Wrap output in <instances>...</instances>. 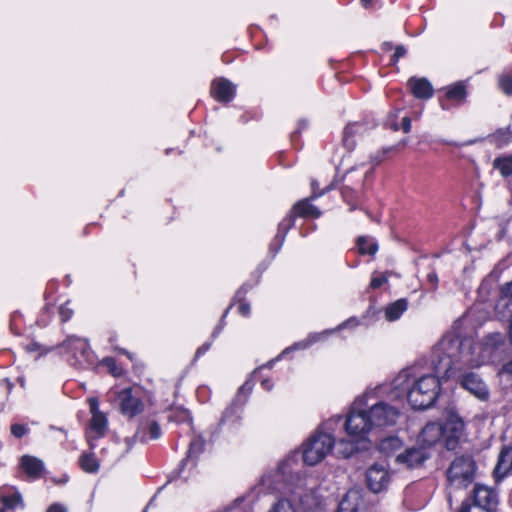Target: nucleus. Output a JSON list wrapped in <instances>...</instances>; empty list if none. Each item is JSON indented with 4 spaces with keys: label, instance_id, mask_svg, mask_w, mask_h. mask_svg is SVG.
Instances as JSON below:
<instances>
[{
    "label": "nucleus",
    "instance_id": "nucleus-1",
    "mask_svg": "<svg viewBox=\"0 0 512 512\" xmlns=\"http://www.w3.org/2000/svg\"><path fill=\"white\" fill-rule=\"evenodd\" d=\"M391 383H383L367 389L355 398L345 418L347 437L355 443L366 439L367 435L378 428L393 426L400 417L403 407L390 389Z\"/></svg>",
    "mask_w": 512,
    "mask_h": 512
},
{
    "label": "nucleus",
    "instance_id": "nucleus-2",
    "mask_svg": "<svg viewBox=\"0 0 512 512\" xmlns=\"http://www.w3.org/2000/svg\"><path fill=\"white\" fill-rule=\"evenodd\" d=\"M503 343L504 337L500 333L489 334L478 342L469 338L460 339L454 333L446 334L434 348V369L450 379L458 372L479 368L493 361Z\"/></svg>",
    "mask_w": 512,
    "mask_h": 512
},
{
    "label": "nucleus",
    "instance_id": "nucleus-3",
    "mask_svg": "<svg viewBox=\"0 0 512 512\" xmlns=\"http://www.w3.org/2000/svg\"><path fill=\"white\" fill-rule=\"evenodd\" d=\"M299 452L293 451L282 459L275 471L265 474L260 485L272 492H279L283 496L272 503L267 512H296L293 501L307 512H311L320 505L313 479L296 471L299 464Z\"/></svg>",
    "mask_w": 512,
    "mask_h": 512
},
{
    "label": "nucleus",
    "instance_id": "nucleus-4",
    "mask_svg": "<svg viewBox=\"0 0 512 512\" xmlns=\"http://www.w3.org/2000/svg\"><path fill=\"white\" fill-rule=\"evenodd\" d=\"M440 373H425L418 366L401 370L390 382L393 393L403 404L407 401L414 409L430 407L440 391Z\"/></svg>",
    "mask_w": 512,
    "mask_h": 512
},
{
    "label": "nucleus",
    "instance_id": "nucleus-5",
    "mask_svg": "<svg viewBox=\"0 0 512 512\" xmlns=\"http://www.w3.org/2000/svg\"><path fill=\"white\" fill-rule=\"evenodd\" d=\"M335 446L338 453L344 458L350 457L357 450L356 443L352 438H330L315 430L301 445L303 463L307 466L321 463L332 453Z\"/></svg>",
    "mask_w": 512,
    "mask_h": 512
},
{
    "label": "nucleus",
    "instance_id": "nucleus-6",
    "mask_svg": "<svg viewBox=\"0 0 512 512\" xmlns=\"http://www.w3.org/2000/svg\"><path fill=\"white\" fill-rule=\"evenodd\" d=\"M475 463L471 457H458L447 471V480L450 488L461 489L467 487L474 479Z\"/></svg>",
    "mask_w": 512,
    "mask_h": 512
},
{
    "label": "nucleus",
    "instance_id": "nucleus-7",
    "mask_svg": "<svg viewBox=\"0 0 512 512\" xmlns=\"http://www.w3.org/2000/svg\"><path fill=\"white\" fill-rule=\"evenodd\" d=\"M116 399L120 412L129 418H133L144 411L145 403L142 393L137 388H124L116 393Z\"/></svg>",
    "mask_w": 512,
    "mask_h": 512
},
{
    "label": "nucleus",
    "instance_id": "nucleus-8",
    "mask_svg": "<svg viewBox=\"0 0 512 512\" xmlns=\"http://www.w3.org/2000/svg\"><path fill=\"white\" fill-rule=\"evenodd\" d=\"M449 429L453 431L454 437H458L463 429V424L460 421H451L443 427L439 423H429L422 429L419 441L423 445L432 446L436 444Z\"/></svg>",
    "mask_w": 512,
    "mask_h": 512
},
{
    "label": "nucleus",
    "instance_id": "nucleus-9",
    "mask_svg": "<svg viewBox=\"0 0 512 512\" xmlns=\"http://www.w3.org/2000/svg\"><path fill=\"white\" fill-rule=\"evenodd\" d=\"M451 378H456L459 384L472 395L477 397L481 401H486L489 397V389L486 383L481 379V377L474 372H469L465 370L463 372H458L455 376Z\"/></svg>",
    "mask_w": 512,
    "mask_h": 512
},
{
    "label": "nucleus",
    "instance_id": "nucleus-10",
    "mask_svg": "<svg viewBox=\"0 0 512 512\" xmlns=\"http://www.w3.org/2000/svg\"><path fill=\"white\" fill-rule=\"evenodd\" d=\"M61 348L67 354L71 355V359L73 363L84 364L92 362V353L89 349L88 342L76 336L68 337L62 344Z\"/></svg>",
    "mask_w": 512,
    "mask_h": 512
},
{
    "label": "nucleus",
    "instance_id": "nucleus-11",
    "mask_svg": "<svg viewBox=\"0 0 512 512\" xmlns=\"http://www.w3.org/2000/svg\"><path fill=\"white\" fill-rule=\"evenodd\" d=\"M390 481L391 473L385 464H373L366 471V485L373 493L384 491Z\"/></svg>",
    "mask_w": 512,
    "mask_h": 512
},
{
    "label": "nucleus",
    "instance_id": "nucleus-12",
    "mask_svg": "<svg viewBox=\"0 0 512 512\" xmlns=\"http://www.w3.org/2000/svg\"><path fill=\"white\" fill-rule=\"evenodd\" d=\"M474 505L485 512H496L498 507V494L495 490L477 484L473 494Z\"/></svg>",
    "mask_w": 512,
    "mask_h": 512
},
{
    "label": "nucleus",
    "instance_id": "nucleus-13",
    "mask_svg": "<svg viewBox=\"0 0 512 512\" xmlns=\"http://www.w3.org/2000/svg\"><path fill=\"white\" fill-rule=\"evenodd\" d=\"M358 324H359V322H358L357 319L350 318L347 321H345L342 324H340L334 330H325V331H323L321 333H312L305 340L297 342L293 346L288 347L285 350H283V352L281 353V356L286 354V353H289L290 351L306 349L309 346H311L312 344L322 340L323 338H325L326 336H328L329 334L333 333L336 330H341V329H344L346 327H355Z\"/></svg>",
    "mask_w": 512,
    "mask_h": 512
},
{
    "label": "nucleus",
    "instance_id": "nucleus-14",
    "mask_svg": "<svg viewBox=\"0 0 512 512\" xmlns=\"http://www.w3.org/2000/svg\"><path fill=\"white\" fill-rule=\"evenodd\" d=\"M252 390V384L249 381H246L238 391V394L232 404L225 410L221 422H234L240 419L239 409L245 403L247 396Z\"/></svg>",
    "mask_w": 512,
    "mask_h": 512
},
{
    "label": "nucleus",
    "instance_id": "nucleus-15",
    "mask_svg": "<svg viewBox=\"0 0 512 512\" xmlns=\"http://www.w3.org/2000/svg\"><path fill=\"white\" fill-rule=\"evenodd\" d=\"M428 457L429 454L425 448L412 447L398 454L396 461L399 464L405 465L407 468H415L420 466Z\"/></svg>",
    "mask_w": 512,
    "mask_h": 512
},
{
    "label": "nucleus",
    "instance_id": "nucleus-16",
    "mask_svg": "<svg viewBox=\"0 0 512 512\" xmlns=\"http://www.w3.org/2000/svg\"><path fill=\"white\" fill-rule=\"evenodd\" d=\"M338 512H365V501L360 490H349L341 500Z\"/></svg>",
    "mask_w": 512,
    "mask_h": 512
},
{
    "label": "nucleus",
    "instance_id": "nucleus-17",
    "mask_svg": "<svg viewBox=\"0 0 512 512\" xmlns=\"http://www.w3.org/2000/svg\"><path fill=\"white\" fill-rule=\"evenodd\" d=\"M235 85L225 78H219L212 82L211 94L220 102H229L235 95Z\"/></svg>",
    "mask_w": 512,
    "mask_h": 512
},
{
    "label": "nucleus",
    "instance_id": "nucleus-18",
    "mask_svg": "<svg viewBox=\"0 0 512 512\" xmlns=\"http://www.w3.org/2000/svg\"><path fill=\"white\" fill-rule=\"evenodd\" d=\"M0 502L3 505V509H0V512H6V510L23 506L21 494L16 488L11 486H2L0 488Z\"/></svg>",
    "mask_w": 512,
    "mask_h": 512
},
{
    "label": "nucleus",
    "instance_id": "nucleus-19",
    "mask_svg": "<svg viewBox=\"0 0 512 512\" xmlns=\"http://www.w3.org/2000/svg\"><path fill=\"white\" fill-rule=\"evenodd\" d=\"M408 84L416 98L429 99L433 96L432 85L425 78H411Z\"/></svg>",
    "mask_w": 512,
    "mask_h": 512
},
{
    "label": "nucleus",
    "instance_id": "nucleus-20",
    "mask_svg": "<svg viewBox=\"0 0 512 512\" xmlns=\"http://www.w3.org/2000/svg\"><path fill=\"white\" fill-rule=\"evenodd\" d=\"M512 470V447H504L498 456L494 470L497 478L505 477Z\"/></svg>",
    "mask_w": 512,
    "mask_h": 512
},
{
    "label": "nucleus",
    "instance_id": "nucleus-21",
    "mask_svg": "<svg viewBox=\"0 0 512 512\" xmlns=\"http://www.w3.org/2000/svg\"><path fill=\"white\" fill-rule=\"evenodd\" d=\"M342 428L345 430V420H343L341 415H334L323 421L316 428V431L336 439L335 433Z\"/></svg>",
    "mask_w": 512,
    "mask_h": 512
},
{
    "label": "nucleus",
    "instance_id": "nucleus-22",
    "mask_svg": "<svg viewBox=\"0 0 512 512\" xmlns=\"http://www.w3.org/2000/svg\"><path fill=\"white\" fill-rule=\"evenodd\" d=\"M21 467L23 471L33 479L39 478L44 471L43 462L40 459L29 455L21 458Z\"/></svg>",
    "mask_w": 512,
    "mask_h": 512
},
{
    "label": "nucleus",
    "instance_id": "nucleus-23",
    "mask_svg": "<svg viewBox=\"0 0 512 512\" xmlns=\"http://www.w3.org/2000/svg\"><path fill=\"white\" fill-rule=\"evenodd\" d=\"M107 429V418L103 413H96L92 415L89 425V438H100L105 434Z\"/></svg>",
    "mask_w": 512,
    "mask_h": 512
},
{
    "label": "nucleus",
    "instance_id": "nucleus-24",
    "mask_svg": "<svg viewBox=\"0 0 512 512\" xmlns=\"http://www.w3.org/2000/svg\"><path fill=\"white\" fill-rule=\"evenodd\" d=\"M291 211L293 212V214L295 216H300V217H313V218H317L321 214L320 211L315 206L310 204L307 199H304V200H301V201L297 202L293 206Z\"/></svg>",
    "mask_w": 512,
    "mask_h": 512
},
{
    "label": "nucleus",
    "instance_id": "nucleus-25",
    "mask_svg": "<svg viewBox=\"0 0 512 512\" xmlns=\"http://www.w3.org/2000/svg\"><path fill=\"white\" fill-rule=\"evenodd\" d=\"M408 303L405 299H399L389 304L385 309V318L388 321L398 320L402 314L407 310Z\"/></svg>",
    "mask_w": 512,
    "mask_h": 512
},
{
    "label": "nucleus",
    "instance_id": "nucleus-26",
    "mask_svg": "<svg viewBox=\"0 0 512 512\" xmlns=\"http://www.w3.org/2000/svg\"><path fill=\"white\" fill-rule=\"evenodd\" d=\"M446 98L455 102H462L465 100L467 91L464 82H456L445 88Z\"/></svg>",
    "mask_w": 512,
    "mask_h": 512
},
{
    "label": "nucleus",
    "instance_id": "nucleus-27",
    "mask_svg": "<svg viewBox=\"0 0 512 512\" xmlns=\"http://www.w3.org/2000/svg\"><path fill=\"white\" fill-rule=\"evenodd\" d=\"M361 126L358 124L347 125L343 132V144L348 150L354 149L356 145V136L361 131Z\"/></svg>",
    "mask_w": 512,
    "mask_h": 512
},
{
    "label": "nucleus",
    "instance_id": "nucleus-28",
    "mask_svg": "<svg viewBox=\"0 0 512 512\" xmlns=\"http://www.w3.org/2000/svg\"><path fill=\"white\" fill-rule=\"evenodd\" d=\"M146 429L149 430L150 439H158L161 435L160 427L156 422H151L149 424L142 423L135 434V437L141 442L146 441V436L144 434V430Z\"/></svg>",
    "mask_w": 512,
    "mask_h": 512
},
{
    "label": "nucleus",
    "instance_id": "nucleus-29",
    "mask_svg": "<svg viewBox=\"0 0 512 512\" xmlns=\"http://www.w3.org/2000/svg\"><path fill=\"white\" fill-rule=\"evenodd\" d=\"M79 464L87 473H95L99 469V462L93 453H83L79 459Z\"/></svg>",
    "mask_w": 512,
    "mask_h": 512
},
{
    "label": "nucleus",
    "instance_id": "nucleus-30",
    "mask_svg": "<svg viewBox=\"0 0 512 512\" xmlns=\"http://www.w3.org/2000/svg\"><path fill=\"white\" fill-rule=\"evenodd\" d=\"M295 218L296 216L291 211L290 214L279 223L278 233L276 235V239L278 240L279 245H282L284 242L287 232L294 225Z\"/></svg>",
    "mask_w": 512,
    "mask_h": 512
},
{
    "label": "nucleus",
    "instance_id": "nucleus-31",
    "mask_svg": "<svg viewBox=\"0 0 512 512\" xmlns=\"http://www.w3.org/2000/svg\"><path fill=\"white\" fill-rule=\"evenodd\" d=\"M493 167L499 170L503 177L510 176L512 174V156L496 158Z\"/></svg>",
    "mask_w": 512,
    "mask_h": 512
},
{
    "label": "nucleus",
    "instance_id": "nucleus-32",
    "mask_svg": "<svg viewBox=\"0 0 512 512\" xmlns=\"http://www.w3.org/2000/svg\"><path fill=\"white\" fill-rule=\"evenodd\" d=\"M357 245L361 254L374 255L378 249L377 243L366 237H359Z\"/></svg>",
    "mask_w": 512,
    "mask_h": 512
},
{
    "label": "nucleus",
    "instance_id": "nucleus-33",
    "mask_svg": "<svg viewBox=\"0 0 512 512\" xmlns=\"http://www.w3.org/2000/svg\"><path fill=\"white\" fill-rule=\"evenodd\" d=\"M401 447L402 441L398 437H388L382 440L380 443V450L387 455L400 449Z\"/></svg>",
    "mask_w": 512,
    "mask_h": 512
},
{
    "label": "nucleus",
    "instance_id": "nucleus-34",
    "mask_svg": "<svg viewBox=\"0 0 512 512\" xmlns=\"http://www.w3.org/2000/svg\"><path fill=\"white\" fill-rule=\"evenodd\" d=\"M204 447V441L201 438H195L191 441L187 457L184 460V463L187 464L189 461H192L194 458H196Z\"/></svg>",
    "mask_w": 512,
    "mask_h": 512
},
{
    "label": "nucleus",
    "instance_id": "nucleus-35",
    "mask_svg": "<svg viewBox=\"0 0 512 512\" xmlns=\"http://www.w3.org/2000/svg\"><path fill=\"white\" fill-rule=\"evenodd\" d=\"M498 85L502 92L507 95H512V76L508 74H502L498 78Z\"/></svg>",
    "mask_w": 512,
    "mask_h": 512
},
{
    "label": "nucleus",
    "instance_id": "nucleus-36",
    "mask_svg": "<svg viewBox=\"0 0 512 512\" xmlns=\"http://www.w3.org/2000/svg\"><path fill=\"white\" fill-rule=\"evenodd\" d=\"M102 365L105 366L109 373L114 377H119L123 374V369L119 367L116 361L111 357H106L102 360Z\"/></svg>",
    "mask_w": 512,
    "mask_h": 512
},
{
    "label": "nucleus",
    "instance_id": "nucleus-37",
    "mask_svg": "<svg viewBox=\"0 0 512 512\" xmlns=\"http://www.w3.org/2000/svg\"><path fill=\"white\" fill-rule=\"evenodd\" d=\"M498 375L502 381L508 382L512 385V360L502 366Z\"/></svg>",
    "mask_w": 512,
    "mask_h": 512
},
{
    "label": "nucleus",
    "instance_id": "nucleus-38",
    "mask_svg": "<svg viewBox=\"0 0 512 512\" xmlns=\"http://www.w3.org/2000/svg\"><path fill=\"white\" fill-rule=\"evenodd\" d=\"M59 314L63 322H66L71 318L73 310L70 308L69 302H66L59 307Z\"/></svg>",
    "mask_w": 512,
    "mask_h": 512
},
{
    "label": "nucleus",
    "instance_id": "nucleus-39",
    "mask_svg": "<svg viewBox=\"0 0 512 512\" xmlns=\"http://www.w3.org/2000/svg\"><path fill=\"white\" fill-rule=\"evenodd\" d=\"M388 280L387 276L382 274L378 276H373L370 282V287L372 289L380 288L384 283Z\"/></svg>",
    "mask_w": 512,
    "mask_h": 512
},
{
    "label": "nucleus",
    "instance_id": "nucleus-40",
    "mask_svg": "<svg viewBox=\"0 0 512 512\" xmlns=\"http://www.w3.org/2000/svg\"><path fill=\"white\" fill-rule=\"evenodd\" d=\"M26 432H27V428L23 425L14 424L11 427V433L17 438L24 436L26 434Z\"/></svg>",
    "mask_w": 512,
    "mask_h": 512
},
{
    "label": "nucleus",
    "instance_id": "nucleus-41",
    "mask_svg": "<svg viewBox=\"0 0 512 512\" xmlns=\"http://www.w3.org/2000/svg\"><path fill=\"white\" fill-rule=\"evenodd\" d=\"M89 408L92 415H96V413H102L99 410V403L96 398H90L89 399Z\"/></svg>",
    "mask_w": 512,
    "mask_h": 512
},
{
    "label": "nucleus",
    "instance_id": "nucleus-42",
    "mask_svg": "<svg viewBox=\"0 0 512 512\" xmlns=\"http://www.w3.org/2000/svg\"><path fill=\"white\" fill-rule=\"evenodd\" d=\"M406 54V49L403 46H398L392 56V61L397 62L401 57Z\"/></svg>",
    "mask_w": 512,
    "mask_h": 512
},
{
    "label": "nucleus",
    "instance_id": "nucleus-43",
    "mask_svg": "<svg viewBox=\"0 0 512 512\" xmlns=\"http://www.w3.org/2000/svg\"><path fill=\"white\" fill-rule=\"evenodd\" d=\"M504 299L512 301V281L506 285L504 295L498 300V302H501Z\"/></svg>",
    "mask_w": 512,
    "mask_h": 512
},
{
    "label": "nucleus",
    "instance_id": "nucleus-44",
    "mask_svg": "<svg viewBox=\"0 0 512 512\" xmlns=\"http://www.w3.org/2000/svg\"><path fill=\"white\" fill-rule=\"evenodd\" d=\"M238 311L242 316L247 317L250 314L251 307L248 303L241 302L238 306Z\"/></svg>",
    "mask_w": 512,
    "mask_h": 512
},
{
    "label": "nucleus",
    "instance_id": "nucleus-45",
    "mask_svg": "<svg viewBox=\"0 0 512 512\" xmlns=\"http://www.w3.org/2000/svg\"><path fill=\"white\" fill-rule=\"evenodd\" d=\"M46 512H67V510L63 505L56 503L51 505Z\"/></svg>",
    "mask_w": 512,
    "mask_h": 512
},
{
    "label": "nucleus",
    "instance_id": "nucleus-46",
    "mask_svg": "<svg viewBox=\"0 0 512 512\" xmlns=\"http://www.w3.org/2000/svg\"><path fill=\"white\" fill-rule=\"evenodd\" d=\"M401 127H402V130H403L405 133L410 132V130H411V120H410V118H409V117H404V118L402 119V125H401Z\"/></svg>",
    "mask_w": 512,
    "mask_h": 512
},
{
    "label": "nucleus",
    "instance_id": "nucleus-47",
    "mask_svg": "<svg viewBox=\"0 0 512 512\" xmlns=\"http://www.w3.org/2000/svg\"><path fill=\"white\" fill-rule=\"evenodd\" d=\"M210 348V344H204L202 345L201 347H199L196 351V357L200 356V355H203L204 353H206Z\"/></svg>",
    "mask_w": 512,
    "mask_h": 512
},
{
    "label": "nucleus",
    "instance_id": "nucleus-48",
    "mask_svg": "<svg viewBox=\"0 0 512 512\" xmlns=\"http://www.w3.org/2000/svg\"><path fill=\"white\" fill-rule=\"evenodd\" d=\"M262 387L266 390V391H270L273 387V384L271 383V381L269 379H265L262 381L261 383Z\"/></svg>",
    "mask_w": 512,
    "mask_h": 512
},
{
    "label": "nucleus",
    "instance_id": "nucleus-49",
    "mask_svg": "<svg viewBox=\"0 0 512 512\" xmlns=\"http://www.w3.org/2000/svg\"><path fill=\"white\" fill-rule=\"evenodd\" d=\"M428 280L430 283L437 285L438 283V276L436 273H429L428 274Z\"/></svg>",
    "mask_w": 512,
    "mask_h": 512
},
{
    "label": "nucleus",
    "instance_id": "nucleus-50",
    "mask_svg": "<svg viewBox=\"0 0 512 512\" xmlns=\"http://www.w3.org/2000/svg\"><path fill=\"white\" fill-rule=\"evenodd\" d=\"M40 346L37 343H30L27 345L26 349L29 352H35L39 350Z\"/></svg>",
    "mask_w": 512,
    "mask_h": 512
},
{
    "label": "nucleus",
    "instance_id": "nucleus-51",
    "mask_svg": "<svg viewBox=\"0 0 512 512\" xmlns=\"http://www.w3.org/2000/svg\"><path fill=\"white\" fill-rule=\"evenodd\" d=\"M181 419L182 420H191L190 413L186 410L181 411Z\"/></svg>",
    "mask_w": 512,
    "mask_h": 512
},
{
    "label": "nucleus",
    "instance_id": "nucleus-52",
    "mask_svg": "<svg viewBox=\"0 0 512 512\" xmlns=\"http://www.w3.org/2000/svg\"><path fill=\"white\" fill-rule=\"evenodd\" d=\"M389 127L394 130V131H397L399 129V126L397 123H394V122H389L388 123Z\"/></svg>",
    "mask_w": 512,
    "mask_h": 512
},
{
    "label": "nucleus",
    "instance_id": "nucleus-53",
    "mask_svg": "<svg viewBox=\"0 0 512 512\" xmlns=\"http://www.w3.org/2000/svg\"><path fill=\"white\" fill-rule=\"evenodd\" d=\"M459 512H470L469 505L463 504Z\"/></svg>",
    "mask_w": 512,
    "mask_h": 512
},
{
    "label": "nucleus",
    "instance_id": "nucleus-54",
    "mask_svg": "<svg viewBox=\"0 0 512 512\" xmlns=\"http://www.w3.org/2000/svg\"><path fill=\"white\" fill-rule=\"evenodd\" d=\"M372 0H361V3L364 7H368L371 4Z\"/></svg>",
    "mask_w": 512,
    "mask_h": 512
},
{
    "label": "nucleus",
    "instance_id": "nucleus-55",
    "mask_svg": "<svg viewBox=\"0 0 512 512\" xmlns=\"http://www.w3.org/2000/svg\"><path fill=\"white\" fill-rule=\"evenodd\" d=\"M221 329H222V326L217 327L213 333V336L216 337L220 333Z\"/></svg>",
    "mask_w": 512,
    "mask_h": 512
},
{
    "label": "nucleus",
    "instance_id": "nucleus-56",
    "mask_svg": "<svg viewBox=\"0 0 512 512\" xmlns=\"http://www.w3.org/2000/svg\"><path fill=\"white\" fill-rule=\"evenodd\" d=\"M120 352H122L123 354H126L129 358H131V355L130 353H128L127 351H125L124 349H121Z\"/></svg>",
    "mask_w": 512,
    "mask_h": 512
},
{
    "label": "nucleus",
    "instance_id": "nucleus-57",
    "mask_svg": "<svg viewBox=\"0 0 512 512\" xmlns=\"http://www.w3.org/2000/svg\"><path fill=\"white\" fill-rule=\"evenodd\" d=\"M441 107H442V109H444V110L448 109V107H447L444 103H441Z\"/></svg>",
    "mask_w": 512,
    "mask_h": 512
}]
</instances>
